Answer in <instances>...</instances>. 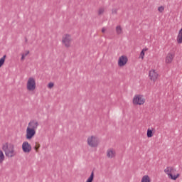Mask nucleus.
Returning a JSON list of instances; mask_svg holds the SVG:
<instances>
[{"label": "nucleus", "mask_w": 182, "mask_h": 182, "mask_svg": "<svg viewBox=\"0 0 182 182\" xmlns=\"http://www.w3.org/2000/svg\"><path fill=\"white\" fill-rule=\"evenodd\" d=\"M39 149H41V144H39V142H35L33 149L35 150L36 153H39Z\"/></svg>", "instance_id": "nucleus-16"}, {"label": "nucleus", "mask_w": 182, "mask_h": 182, "mask_svg": "<svg viewBox=\"0 0 182 182\" xmlns=\"http://www.w3.org/2000/svg\"><path fill=\"white\" fill-rule=\"evenodd\" d=\"M2 151L6 157L12 158L16 156V151H15V144L11 142H4L1 145Z\"/></svg>", "instance_id": "nucleus-2"}, {"label": "nucleus", "mask_w": 182, "mask_h": 182, "mask_svg": "<svg viewBox=\"0 0 182 182\" xmlns=\"http://www.w3.org/2000/svg\"><path fill=\"white\" fill-rule=\"evenodd\" d=\"M25 58L23 55H21V60H25Z\"/></svg>", "instance_id": "nucleus-28"}, {"label": "nucleus", "mask_w": 182, "mask_h": 182, "mask_svg": "<svg viewBox=\"0 0 182 182\" xmlns=\"http://www.w3.org/2000/svg\"><path fill=\"white\" fill-rule=\"evenodd\" d=\"M164 171L169 180L176 181V180L180 178V173H178L177 168L173 166H168L164 170Z\"/></svg>", "instance_id": "nucleus-3"}, {"label": "nucleus", "mask_w": 182, "mask_h": 182, "mask_svg": "<svg viewBox=\"0 0 182 182\" xmlns=\"http://www.w3.org/2000/svg\"><path fill=\"white\" fill-rule=\"evenodd\" d=\"M159 12H163L164 11V7L163 6H161L158 8Z\"/></svg>", "instance_id": "nucleus-23"}, {"label": "nucleus", "mask_w": 182, "mask_h": 182, "mask_svg": "<svg viewBox=\"0 0 182 182\" xmlns=\"http://www.w3.org/2000/svg\"><path fill=\"white\" fill-rule=\"evenodd\" d=\"M102 33H105V32H106V29L105 28H102Z\"/></svg>", "instance_id": "nucleus-29"}, {"label": "nucleus", "mask_w": 182, "mask_h": 182, "mask_svg": "<svg viewBox=\"0 0 182 182\" xmlns=\"http://www.w3.org/2000/svg\"><path fill=\"white\" fill-rule=\"evenodd\" d=\"M26 42H28V40H27V39H26Z\"/></svg>", "instance_id": "nucleus-30"}, {"label": "nucleus", "mask_w": 182, "mask_h": 182, "mask_svg": "<svg viewBox=\"0 0 182 182\" xmlns=\"http://www.w3.org/2000/svg\"><path fill=\"white\" fill-rule=\"evenodd\" d=\"M104 13H105V9H103V8L99 9L98 15H102V14H104Z\"/></svg>", "instance_id": "nucleus-21"}, {"label": "nucleus", "mask_w": 182, "mask_h": 182, "mask_svg": "<svg viewBox=\"0 0 182 182\" xmlns=\"http://www.w3.org/2000/svg\"><path fill=\"white\" fill-rule=\"evenodd\" d=\"M147 49H143L140 53V58L141 59H144V52H146Z\"/></svg>", "instance_id": "nucleus-20"}, {"label": "nucleus", "mask_w": 182, "mask_h": 182, "mask_svg": "<svg viewBox=\"0 0 182 182\" xmlns=\"http://www.w3.org/2000/svg\"><path fill=\"white\" fill-rule=\"evenodd\" d=\"M105 155L107 159H108V160H113L114 159H116V156H117L116 149H114V148L107 149L105 152Z\"/></svg>", "instance_id": "nucleus-6"}, {"label": "nucleus", "mask_w": 182, "mask_h": 182, "mask_svg": "<svg viewBox=\"0 0 182 182\" xmlns=\"http://www.w3.org/2000/svg\"><path fill=\"white\" fill-rule=\"evenodd\" d=\"M128 60L129 59L126 57V55H122L119 58L118 65L122 68V66H124L126 63H127Z\"/></svg>", "instance_id": "nucleus-11"}, {"label": "nucleus", "mask_w": 182, "mask_h": 182, "mask_svg": "<svg viewBox=\"0 0 182 182\" xmlns=\"http://www.w3.org/2000/svg\"><path fill=\"white\" fill-rule=\"evenodd\" d=\"M153 136H154V129H153V127L148 128L146 131V136L148 139H151Z\"/></svg>", "instance_id": "nucleus-13"}, {"label": "nucleus", "mask_w": 182, "mask_h": 182, "mask_svg": "<svg viewBox=\"0 0 182 182\" xmlns=\"http://www.w3.org/2000/svg\"><path fill=\"white\" fill-rule=\"evenodd\" d=\"M22 151L25 153V154H29L31 151H32V146L28 141H24L21 144Z\"/></svg>", "instance_id": "nucleus-7"}, {"label": "nucleus", "mask_w": 182, "mask_h": 182, "mask_svg": "<svg viewBox=\"0 0 182 182\" xmlns=\"http://www.w3.org/2000/svg\"><path fill=\"white\" fill-rule=\"evenodd\" d=\"M174 53H168L165 59L166 63H171L174 59Z\"/></svg>", "instance_id": "nucleus-12"}, {"label": "nucleus", "mask_w": 182, "mask_h": 182, "mask_svg": "<svg viewBox=\"0 0 182 182\" xmlns=\"http://www.w3.org/2000/svg\"><path fill=\"white\" fill-rule=\"evenodd\" d=\"M36 87V82L33 77H29L27 82V89L28 90H33Z\"/></svg>", "instance_id": "nucleus-9"}, {"label": "nucleus", "mask_w": 182, "mask_h": 182, "mask_svg": "<svg viewBox=\"0 0 182 182\" xmlns=\"http://www.w3.org/2000/svg\"><path fill=\"white\" fill-rule=\"evenodd\" d=\"M177 42H178V43H182V36H177Z\"/></svg>", "instance_id": "nucleus-22"}, {"label": "nucleus", "mask_w": 182, "mask_h": 182, "mask_svg": "<svg viewBox=\"0 0 182 182\" xmlns=\"http://www.w3.org/2000/svg\"><path fill=\"white\" fill-rule=\"evenodd\" d=\"M48 86L49 89H52V87H53V82H49Z\"/></svg>", "instance_id": "nucleus-24"}, {"label": "nucleus", "mask_w": 182, "mask_h": 182, "mask_svg": "<svg viewBox=\"0 0 182 182\" xmlns=\"http://www.w3.org/2000/svg\"><path fill=\"white\" fill-rule=\"evenodd\" d=\"M141 182H151V178L149 175H144L141 177Z\"/></svg>", "instance_id": "nucleus-14"}, {"label": "nucleus", "mask_w": 182, "mask_h": 182, "mask_svg": "<svg viewBox=\"0 0 182 182\" xmlns=\"http://www.w3.org/2000/svg\"><path fill=\"white\" fill-rule=\"evenodd\" d=\"M62 43L65 48H70V44L72 43V36L69 34L64 35L63 36Z\"/></svg>", "instance_id": "nucleus-8"}, {"label": "nucleus", "mask_w": 182, "mask_h": 182, "mask_svg": "<svg viewBox=\"0 0 182 182\" xmlns=\"http://www.w3.org/2000/svg\"><path fill=\"white\" fill-rule=\"evenodd\" d=\"M112 14H117V9H113Z\"/></svg>", "instance_id": "nucleus-26"}, {"label": "nucleus", "mask_w": 182, "mask_h": 182, "mask_svg": "<svg viewBox=\"0 0 182 182\" xmlns=\"http://www.w3.org/2000/svg\"><path fill=\"white\" fill-rule=\"evenodd\" d=\"M178 36H182V28L178 31Z\"/></svg>", "instance_id": "nucleus-27"}, {"label": "nucleus", "mask_w": 182, "mask_h": 182, "mask_svg": "<svg viewBox=\"0 0 182 182\" xmlns=\"http://www.w3.org/2000/svg\"><path fill=\"white\" fill-rule=\"evenodd\" d=\"M5 59H6V55H4L1 58H0V68H2L5 63Z\"/></svg>", "instance_id": "nucleus-19"}, {"label": "nucleus", "mask_w": 182, "mask_h": 182, "mask_svg": "<svg viewBox=\"0 0 182 182\" xmlns=\"http://www.w3.org/2000/svg\"><path fill=\"white\" fill-rule=\"evenodd\" d=\"M146 103V98L141 95H134L132 99L134 106H143Z\"/></svg>", "instance_id": "nucleus-5"}, {"label": "nucleus", "mask_w": 182, "mask_h": 182, "mask_svg": "<svg viewBox=\"0 0 182 182\" xmlns=\"http://www.w3.org/2000/svg\"><path fill=\"white\" fill-rule=\"evenodd\" d=\"M87 144L90 149H97L100 144V138L96 135H90L87 138Z\"/></svg>", "instance_id": "nucleus-4"}, {"label": "nucleus", "mask_w": 182, "mask_h": 182, "mask_svg": "<svg viewBox=\"0 0 182 182\" xmlns=\"http://www.w3.org/2000/svg\"><path fill=\"white\" fill-rule=\"evenodd\" d=\"M23 56L26 57V55H29V50H27L26 52H25L24 53L22 54Z\"/></svg>", "instance_id": "nucleus-25"}, {"label": "nucleus", "mask_w": 182, "mask_h": 182, "mask_svg": "<svg viewBox=\"0 0 182 182\" xmlns=\"http://www.w3.org/2000/svg\"><path fill=\"white\" fill-rule=\"evenodd\" d=\"M39 127V121L37 119H31L27 125L26 129V140H32L34 136H36V131Z\"/></svg>", "instance_id": "nucleus-1"}, {"label": "nucleus", "mask_w": 182, "mask_h": 182, "mask_svg": "<svg viewBox=\"0 0 182 182\" xmlns=\"http://www.w3.org/2000/svg\"><path fill=\"white\" fill-rule=\"evenodd\" d=\"M149 79L153 82H156L157 80V77H159V73L156 72V70H151L149 73Z\"/></svg>", "instance_id": "nucleus-10"}, {"label": "nucleus", "mask_w": 182, "mask_h": 182, "mask_svg": "<svg viewBox=\"0 0 182 182\" xmlns=\"http://www.w3.org/2000/svg\"><path fill=\"white\" fill-rule=\"evenodd\" d=\"M4 161H5V154L0 149V164H4Z\"/></svg>", "instance_id": "nucleus-15"}, {"label": "nucleus", "mask_w": 182, "mask_h": 182, "mask_svg": "<svg viewBox=\"0 0 182 182\" xmlns=\"http://www.w3.org/2000/svg\"><path fill=\"white\" fill-rule=\"evenodd\" d=\"M95 178V172H92L90 177L87 179L85 182H93V180Z\"/></svg>", "instance_id": "nucleus-18"}, {"label": "nucleus", "mask_w": 182, "mask_h": 182, "mask_svg": "<svg viewBox=\"0 0 182 182\" xmlns=\"http://www.w3.org/2000/svg\"><path fill=\"white\" fill-rule=\"evenodd\" d=\"M116 32H117V34L122 35V33H123V28H122V26H117L116 27Z\"/></svg>", "instance_id": "nucleus-17"}]
</instances>
